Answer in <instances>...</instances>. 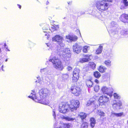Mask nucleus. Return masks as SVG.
Masks as SVG:
<instances>
[{"label":"nucleus","instance_id":"e433bc0d","mask_svg":"<svg viewBox=\"0 0 128 128\" xmlns=\"http://www.w3.org/2000/svg\"><path fill=\"white\" fill-rule=\"evenodd\" d=\"M17 5L18 6V8H19L20 9L21 8V6L19 4H17Z\"/></svg>","mask_w":128,"mask_h":128},{"label":"nucleus","instance_id":"a19ab883","mask_svg":"<svg viewBox=\"0 0 128 128\" xmlns=\"http://www.w3.org/2000/svg\"><path fill=\"white\" fill-rule=\"evenodd\" d=\"M61 128V127H59V128Z\"/></svg>","mask_w":128,"mask_h":128},{"label":"nucleus","instance_id":"aec40b11","mask_svg":"<svg viewBox=\"0 0 128 128\" xmlns=\"http://www.w3.org/2000/svg\"><path fill=\"white\" fill-rule=\"evenodd\" d=\"M88 124L86 122H83L80 126V128H88Z\"/></svg>","mask_w":128,"mask_h":128},{"label":"nucleus","instance_id":"79ce46f5","mask_svg":"<svg viewBox=\"0 0 128 128\" xmlns=\"http://www.w3.org/2000/svg\"><path fill=\"white\" fill-rule=\"evenodd\" d=\"M54 114H55V112H54Z\"/></svg>","mask_w":128,"mask_h":128},{"label":"nucleus","instance_id":"393cba45","mask_svg":"<svg viewBox=\"0 0 128 128\" xmlns=\"http://www.w3.org/2000/svg\"><path fill=\"white\" fill-rule=\"evenodd\" d=\"M89 46H84L82 48L83 52L84 53H86L88 52V48Z\"/></svg>","mask_w":128,"mask_h":128},{"label":"nucleus","instance_id":"412c9836","mask_svg":"<svg viewBox=\"0 0 128 128\" xmlns=\"http://www.w3.org/2000/svg\"><path fill=\"white\" fill-rule=\"evenodd\" d=\"M98 114L100 118L103 117L105 116V114L103 111L100 110L98 111Z\"/></svg>","mask_w":128,"mask_h":128},{"label":"nucleus","instance_id":"39448f33","mask_svg":"<svg viewBox=\"0 0 128 128\" xmlns=\"http://www.w3.org/2000/svg\"><path fill=\"white\" fill-rule=\"evenodd\" d=\"M70 109L68 102H62L59 104L58 110L61 113L64 114L66 113L69 112Z\"/></svg>","mask_w":128,"mask_h":128},{"label":"nucleus","instance_id":"6ab92c4d","mask_svg":"<svg viewBox=\"0 0 128 128\" xmlns=\"http://www.w3.org/2000/svg\"><path fill=\"white\" fill-rule=\"evenodd\" d=\"M101 90L103 94H108V89L106 86L102 87L101 88Z\"/></svg>","mask_w":128,"mask_h":128},{"label":"nucleus","instance_id":"f3484780","mask_svg":"<svg viewBox=\"0 0 128 128\" xmlns=\"http://www.w3.org/2000/svg\"><path fill=\"white\" fill-rule=\"evenodd\" d=\"M100 72L97 71L94 72L93 73V76L94 77L97 78H99L101 76Z\"/></svg>","mask_w":128,"mask_h":128},{"label":"nucleus","instance_id":"9b49d317","mask_svg":"<svg viewBox=\"0 0 128 128\" xmlns=\"http://www.w3.org/2000/svg\"><path fill=\"white\" fill-rule=\"evenodd\" d=\"M120 19L121 21L124 23H128V14H123L120 16Z\"/></svg>","mask_w":128,"mask_h":128},{"label":"nucleus","instance_id":"58836bf2","mask_svg":"<svg viewBox=\"0 0 128 128\" xmlns=\"http://www.w3.org/2000/svg\"><path fill=\"white\" fill-rule=\"evenodd\" d=\"M28 97L30 98H32V96H28Z\"/></svg>","mask_w":128,"mask_h":128},{"label":"nucleus","instance_id":"7c9ffc66","mask_svg":"<svg viewBox=\"0 0 128 128\" xmlns=\"http://www.w3.org/2000/svg\"><path fill=\"white\" fill-rule=\"evenodd\" d=\"M116 104L119 107H120L122 106V103L121 101H119V102L114 104L113 105Z\"/></svg>","mask_w":128,"mask_h":128},{"label":"nucleus","instance_id":"20e7f679","mask_svg":"<svg viewBox=\"0 0 128 128\" xmlns=\"http://www.w3.org/2000/svg\"><path fill=\"white\" fill-rule=\"evenodd\" d=\"M69 91L74 96H78L81 94L82 90L79 86L72 84L69 89Z\"/></svg>","mask_w":128,"mask_h":128},{"label":"nucleus","instance_id":"f257e3e1","mask_svg":"<svg viewBox=\"0 0 128 128\" xmlns=\"http://www.w3.org/2000/svg\"><path fill=\"white\" fill-rule=\"evenodd\" d=\"M40 99H38L37 97L35 99L37 100L36 101L40 103L47 105L49 104V102L48 100L46 98L48 96V90L46 89L42 88L38 92Z\"/></svg>","mask_w":128,"mask_h":128},{"label":"nucleus","instance_id":"dca6fc26","mask_svg":"<svg viewBox=\"0 0 128 128\" xmlns=\"http://www.w3.org/2000/svg\"><path fill=\"white\" fill-rule=\"evenodd\" d=\"M78 116L81 118L82 120L85 119L87 116V114L83 112H81L78 114Z\"/></svg>","mask_w":128,"mask_h":128},{"label":"nucleus","instance_id":"9d476101","mask_svg":"<svg viewBox=\"0 0 128 128\" xmlns=\"http://www.w3.org/2000/svg\"><path fill=\"white\" fill-rule=\"evenodd\" d=\"M82 49V47L79 44L77 43H75L73 46V50L74 52L77 54L80 53Z\"/></svg>","mask_w":128,"mask_h":128},{"label":"nucleus","instance_id":"c9c22d12","mask_svg":"<svg viewBox=\"0 0 128 128\" xmlns=\"http://www.w3.org/2000/svg\"><path fill=\"white\" fill-rule=\"evenodd\" d=\"M65 125L67 127V128H69V127L70 126L69 124H65Z\"/></svg>","mask_w":128,"mask_h":128},{"label":"nucleus","instance_id":"423d86ee","mask_svg":"<svg viewBox=\"0 0 128 128\" xmlns=\"http://www.w3.org/2000/svg\"><path fill=\"white\" fill-rule=\"evenodd\" d=\"M70 103L69 108L71 111L76 110L80 106V102L77 100H72L70 101Z\"/></svg>","mask_w":128,"mask_h":128},{"label":"nucleus","instance_id":"ddd939ff","mask_svg":"<svg viewBox=\"0 0 128 128\" xmlns=\"http://www.w3.org/2000/svg\"><path fill=\"white\" fill-rule=\"evenodd\" d=\"M66 38L68 39L71 41H75L78 39V37L76 36H71L68 35L66 36Z\"/></svg>","mask_w":128,"mask_h":128},{"label":"nucleus","instance_id":"f704fd0d","mask_svg":"<svg viewBox=\"0 0 128 128\" xmlns=\"http://www.w3.org/2000/svg\"><path fill=\"white\" fill-rule=\"evenodd\" d=\"M94 82L97 84H98L99 83V81L97 79H96L94 81Z\"/></svg>","mask_w":128,"mask_h":128},{"label":"nucleus","instance_id":"a211bd4d","mask_svg":"<svg viewBox=\"0 0 128 128\" xmlns=\"http://www.w3.org/2000/svg\"><path fill=\"white\" fill-rule=\"evenodd\" d=\"M86 84L87 86L89 88H90L92 86L93 83L91 80H86Z\"/></svg>","mask_w":128,"mask_h":128},{"label":"nucleus","instance_id":"4be33fe9","mask_svg":"<svg viewBox=\"0 0 128 128\" xmlns=\"http://www.w3.org/2000/svg\"><path fill=\"white\" fill-rule=\"evenodd\" d=\"M62 118V119H65L66 120L68 121H73L75 119V118H70L68 116L66 117L64 116H63Z\"/></svg>","mask_w":128,"mask_h":128},{"label":"nucleus","instance_id":"cd10ccee","mask_svg":"<svg viewBox=\"0 0 128 128\" xmlns=\"http://www.w3.org/2000/svg\"><path fill=\"white\" fill-rule=\"evenodd\" d=\"M123 113L122 112L118 113H113V114L117 117L121 116L123 114Z\"/></svg>","mask_w":128,"mask_h":128},{"label":"nucleus","instance_id":"1a4fd4ad","mask_svg":"<svg viewBox=\"0 0 128 128\" xmlns=\"http://www.w3.org/2000/svg\"><path fill=\"white\" fill-rule=\"evenodd\" d=\"M52 39L53 41L57 42L61 46H63L64 44L62 42L64 40L62 36L59 35H56L52 38Z\"/></svg>","mask_w":128,"mask_h":128},{"label":"nucleus","instance_id":"c756f323","mask_svg":"<svg viewBox=\"0 0 128 128\" xmlns=\"http://www.w3.org/2000/svg\"><path fill=\"white\" fill-rule=\"evenodd\" d=\"M94 90L95 92H97L99 89V87L98 85H96L94 87Z\"/></svg>","mask_w":128,"mask_h":128},{"label":"nucleus","instance_id":"ea45409f","mask_svg":"<svg viewBox=\"0 0 128 128\" xmlns=\"http://www.w3.org/2000/svg\"><path fill=\"white\" fill-rule=\"evenodd\" d=\"M49 3V2L47 1L46 2V4H48Z\"/></svg>","mask_w":128,"mask_h":128},{"label":"nucleus","instance_id":"bb28decb","mask_svg":"<svg viewBox=\"0 0 128 128\" xmlns=\"http://www.w3.org/2000/svg\"><path fill=\"white\" fill-rule=\"evenodd\" d=\"M113 96L115 99H120V96L116 93H114L113 94Z\"/></svg>","mask_w":128,"mask_h":128},{"label":"nucleus","instance_id":"f03ea898","mask_svg":"<svg viewBox=\"0 0 128 128\" xmlns=\"http://www.w3.org/2000/svg\"><path fill=\"white\" fill-rule=\"evenodd\" d=\"M49 61L51 62L54 67L56 69H58L62 70L64 67L60 60L56 56H54L52 58L50 59Z\"/></svg>","mask_w":128,"mask_h":128},{"label":"nucleus","instance_id":"b1692460","mask_svg":"<svg viewBox=\"0 0 128 128\" xmlns=\"http://www.w3.org/2000/svg\"><path fill=\"white\" fill-rule=\"evenodd\" d=\"M69 78V75L68 74H62V78L63 80H65L68 79Z\"/></svg>","mask_w":128,"mask_h":128},{"label":"nucleus","instance_id":"72a5a7b5","mask_svg":"<svg viewBox=\"0 0 128 128\" xmlns=\"http://www.w3.org/2000/svg\"><path fill=\"white\" fill-rule=\"evenodd\" d=\"M88 104H89L90 105H92V104H94V101H89L88 102Z\"/></svg>","mask_w":128,"mask_h":128},{"label":"nucleus","instance_id":"2eb2a0df","mask_svg":"<svg viewBox=\"0 0 128 128\" xmlns=\"http://www.w3.org/2000/svg\"><path fill=\"white\" fill-rule=\"evenodd\" d=\"M98 70L100 72L102 73L106 72V68L102 65H101L99 67Z\"/></svg>","mask_w":128,"mask_h":128},{"label":"nucleus","instance_id":"f8f14e48","mask_svg":"<svg viewBox=\"0 0 128 128\" xmlns=\"http://www.w3.org/2000/svg\"><path fill=\"white\" fill-rule=\"evenodd\" d=\"M90 55L86 54L85 55L84 57L85 58H81L79 60V62L81 63L86 62L90 60Z\"/></svg>","mask_w":128,"mask_h":128},{"label":"nucleus","instance_id":"0eeeda50","mask_svg":"<svg viewBox=\"0 0 128 128\" xmlns=\"http://www.w3.org/2000/svg\"><path fill=\"white\" fill-rule=\"evenodd\" d=\"M80 72V70L77 68H75L72 72V80L73 82H77L80 77L79 74Z\"/></svg>","mask_w":128,"mask_h":128},{"label":"nucleus","instance_id":"473e14b6","mask_svg":"<svg viewBox=\"0 0 128 128\" xmlns=\"http://www.w3.org/2000/svg\"><path fill=\"white\" fill-rule=\"evenodd\" d=\"M72 67L68 66L67 68V69L68 71H69L72 70Z\"/></svg>","mask_w":128,"mask_h":128},{"label":"nucleus","instance_id":"4c0bfd02","mask_svg":"<svg viewBox=\"0 0 128 128\" xmlns=\"http://www.w3.org/2000/svg\"><path fill=\"white\" fill-rule=\"evenodd\" d=\"M107 0L109 2H112V0Z\"/></svg>","mask_w":128,"mask_h":128},{"label":"nucleus","instance_id":"2f4dec72","mask_svg":"<svg viewBox=\"0 0 128 128\" xmlns=\"http://www.w3.org/2000/svg\"><path fill=\"white\" fill-rule=\"evenodd\" d=\"M123 2L125 6H128V2L127 0H123Z\"/></svg>","mask_w":128,"mask_h":128},{"label":"nucleus","instance_id":"5701e85b","mask_svg":"<svg viewBox=\"0 0 128 128\" xmlns=\"http://www.w3.org/2000/svg\"><path fill=\"white\" fill-rule=\"evenodd\" d=\"M102 46H100L96 50V53L97 54H100L102 50Z\"/></svg>","mask_w":128,"mask_h":128},{"label":"nucleus","instance_id":"c85d7f7f","mask_svg":"<svg viewBox=\"0 0 128 128\" xmlns=\"http://www.w3.org/2000/svg\"><path fill=\"white\" fill-rule=\"evenodd\" d=\"M104 63L107 66H110L111 62L109 60H106L105 61Z\"/></svg>","mask_w":128,"mask_h":128},{"label":"nucleus","instance_id":"4468645a","mask_svg":"<svg viewBox=\"0 0 128 128\" xmlns=\"http://www.w3.org/2000/svg\"><path fill=\"white\" fill-rule=\"evenodd\" d=\"M90 126L92 128H93L95 126L96 124V121L95 118L93 117H92L90 118Z\"/></svg>","mask_w":128,"mask_h":128},{"label":"nucleus","instance_id":"a878e982","mask_svg":"<svg viewBox=\"0 0 128 128\" xmlns=\"http://www.w3.org/2000/svg\"><path fill=\"white\" fill-rule=\"evenodd\" d=\"M90 67L93 70L94 69L96 68V65L94 62H90Z\"/></svg>","mask_w":128,"mask_h":128},{"label":"nucleus","instance_id":"7ed1b4c3","mask_svg":"<svg viewBox=\"0 0 128 128\" xmlns=\"http://www.w3.org/2000/svg\"><path fill=\"white\" fill-rule=\"evenodd\" d=\"M97 9L101 12L106 11L109 7L108 4L104 0L98 2L96 4Z\"/></svg>","mask_w":128,"mask_h":128},{"label":"nucleus","instance_id":"6e6552de","mask_svg":"<svg viewBox=\"0 0 128 128\" xmlns=\"http://www.w3.org/2000/svg\"><path fill=\"white\" fill-rule=\"evenodd\" d=\"M98 101L100 106H105L109 101V98L106 96L102 95L99 97Z\"/></svg>","mask_w":128,"mask_h":128}]
</instances>
